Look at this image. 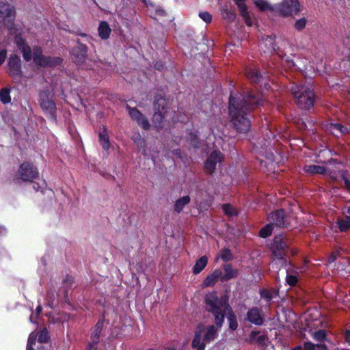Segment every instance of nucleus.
<instances>
[{
    "label": "nucleus",
    "instance_id": "obj_1",
    "mask_svg": "<svg viewBox=\"0 0 350 350\" xmlns=\"http://www.w3.org/2000/svg\"><path fill=\"white\" fill-rule=\"evenodd\" d=\"M262 102V95L248 92L238 97L232 93L229 98V115L235 130L240 133H247L251 127V112Z\"/></svg>",
    "mask_w": 350,
    "mask_h": 350
},
{
    "label": "nucleus",
    "instance_id": "obj_2",
    "mask_svg": "<svg viewBox=\"0 0 350 350\" xmlns=\"http://www.w3.org/2000/svg\"><path fill=\"white\" fill-rule=\"evenodd\" d=\"M228 301L229 297L227 295H223L219 297L216 291H212L205 295L206 310L213 315L217 328H220L223 325L225 310L230 308Z\"/></svg>",
    "mask_w": 350,
    "mask_h": 350
},
{
    "label": "nucleus",
    "instance_id": "obj_3",
    "mask_svg": "<svg viewBox=\"0 0 350 350\" xmlns=\"http://www.w3.org/2000/svg\"><path fill=\"white\" fill-rule=\"evenodd\" d=\"M291 93L299 108L308 110L313 107L316 95L312 87L305 85H293L291 87Z\"/></svg>",
    "mask_w": 350,
    "mask_h": 350
},
{
    "label": "nucleus",
    "instance_id": "obj_4",
    "mask_svg": "<svg viewBox=\"0 0 350 350\" xmlns=\"http://www.w3.org/2000/svg\"><path fill=\"white\" fill-rule=\"evenodd\" d=\"M53 98V94L46 89L40 92L38 101L45 116L56 123L57 122V106Z\"/></svg>",
    "mask_w": 350,
    "mask_h": 350
},
{
    "label": "nucleus",
    "instance_id": "obj_5",
    "mask_svg": "<svg viewBox=\"0 0 350 350\" xmlns=\"http://www.w3.org/2000/svg\"><path fill=\"white\" fill-rule=\"evenodd\" d=\"M38 168L32 163L25 161L20 165L16 173V182L18 183L33 182V180L38 178Z\"/></svg>",
    "mask_w": 350,
    "mask_h": 350
},
{
    "label": "nucleus",
    "instance_id": "obj_6",
    "mask_svg": "<svg viewBox=\"0 0 350 350\" xmlns=\"http://www.w3.org/2000/svg\"><path fill=\"white\" fill-rule=\"evenodd\" d=\"M16 12L14 6L8 2L0 1V18L4 19L5 27L10 31L16 29L14 21Z\"/></svg>",
    "mask_w": 350,
    "mask_h": 350
},
{
    "label": "nucleus",
    "instance_id": "obj_7",
    "mask_svg": "<svg viewBox=\"0 0 350 350\" xmlns=\"http://www.w3.org/2000/svg\"><path fill=\"white\" fill-rule=\"evenodd\" d=\"M270 249L275 258L282 260L289 249V242L282 234L275 235L272 241Z\"/></svg>",
    "mask_w": 350,
    "mask_h": 350
},
{
    "label": "nucleus",
    "instance_id": "obj_8",
    "mask_svg": "<svg viewBox=\"0 0 350 350\" xmlns=\"http://www.w3.org/2000/svg\"><path fill=\"white\" fill-rule=\"evenodd\" d=\"M300 11L299 0H282L275 5V12L282 17L297 15Z\"/></svg>",
    "mask_w": 350,
    "mask_h": 350
},
{
    "label": "nucleus",
    "instance_id": "obj_9",
    "mask_svg": "<svg viewBox=\"0 0 350 350\" xmlns=\"http://www.w3.org/2000/svg\"><path fill=\"white\" fill-rule=\"evenodd\" d=\"M77 45L72 47L70 51L73 62L79 67L83 68L84 63L88 58V48L81 42L79 39L76 40Z\"/></svg>",
    "mask_w": 350,
    "mask_h": 350
},
{
    "label": "nucleus",
    "instance_id": "obj_10",
    "mask_svg": "<svg viewBox=\"0 0 350 350\" xmlns=\"http://www.w3.org/2000/svg\"><path fill=\"white\" fill-rule=\"evenodd\" d=\"M268 219L273 226L280 228H288L291 226L289 217L283 208L271 212L268 215Z\"/></svg>",
    "mask_w": 350,
    "mask_h": 350
},
{
    "label": "nucleus",
    "instance_id": "obj_11",
    "mask_svg": "<svg viewBox=\"0 0 350 350\" xmlns=\"http://www.w3.org/2000/svg\"><path fill=\"white\" fill-rule=\"evenodd\" d=\"M8 75L15 80H21L23 77L21 60L16 54L10 55L8 61Z\"/></svg>",
    "mask_w": 350,
    "mask_h": 350
},
{
    "label": "nucleus",
    "instance_id": "obj_12",
    "mask_svg": "<svg viewBox=\"0 0 350 350\" xmlns=\"http://www.w3.org/2000/svg\"><path fill=\"white\" fill-rule=\"evenodd\" d=\"M126 110L131 118L138 126H141L144 131H148L150 129V124L148 118L136 107H131L126 105Z\"/></svg>",
    "mask_w": 350,
    "mask_h": 350
},
{
    "label": "nucleus",
    "instance_id": "obj_13",
    "mask_svg": "<svg viewBox=\"0 0 350 350\" xmlns=\"http://www.w3.org/2000/svg\"><path fill=\"white\" fill-rule=\"evenodd\" d=\"M223 159L224 155L220 150L213 151L204 163L206 173L212 175L215 171L217 163H221Z\"/></svg>",
    "mask_w": 350,
    "mask_h": 350
},
{
    "label": "nucleus",
    "instance_id": "obj_14",
    "mask_svg": "<svg viewBox=\"0 0 350 350\" xmlns=\"http://www.w3.org/2000/svg\"><path fill=\"white\" fill-rule=\"evenodd\" d=\"M245 321L257 326L262 325L265 319L262 314V309L256 306L250 308L246 313Z\"/></svg>",
    "mask_w": 350,
    "mask_h": 350
},
{
    "label": "nucleus",
    "instance_id": "obj_15",
    "mask_svg": "<svg viewBox=\"0 0 350 350\" xmlns=\"http://www.w3.org/2000/svg\"><path fill=\"white\" fill-rule=\"evenodd\" d=\"M33 62L40 67L53 68L61 65L63 62V59L60 57L46 56L43 55L33 61Z\"/></svg>",
    "mask_w": 350,
    "mask_h": 350
},
{
    "label": "nucleus",
    "instance_id": "obj_16",
    "mask_svg": "<svg viewBox=\"0 0 350 350\" xmlns=\"http://www.w3.org/2000/svg\"><path fill=\"white\" fill-rule=\"evenodd\" d=\"M153 111H157L167 114L170 109L168 100L165 96L161 94H157L154 97L152 103Z\"/></svg>",
    "mask_w": 350,
    "mask_h": 350
},
{
    "label": "nucleus",
    "instance_id": "obj_17",
    "mask_svg": "<svg viewBox=\"0 0 350 350\" xmlns=\"http://www.w3.org/2000/svg\"><path fill=\"white\" fill-rule=\"evenodd\" d=\"M105 321V312L104 311L99 319L90 330V341L99 343L100 337Z\"/></svg>",
    "mask_w": 350,
    "mask_h": 350
},
{
    "label": "nucleus",
    "instance_id": "obj_18",
    "mask_svg": "<svg viewBox=\"0 0 350 350\" xmlns=\"http://www.w3.org/2000/svg\"><path fill=\"white\" fill-rule=\"evenodd\" d=\"M222 271L219 269H215L208 274L202 282L204 288L213 286L218 280L221 281Z\"/></svg>",
    "mask_w": 350,
    "mask_h": 350
},
{
    "label": "nucleus",
    "instance_id": "obj_19",
    "mask_svg": "<svg viewBox=\"0 0 350 350\" xmlns=\"http://www.w3.org/2000/svg\"><path fill=\"white\" fill-rule=\"evenodd\" d=\"M166 117V114L159 113L157 111H153L152 116V123L153 128L157 131H161L164 127V120Z\"/></svg>",
    "mask_w": 350,
    "mask_h": 350
},
{
    "label": "nucleus",
    "instance_id": "obj_20",
    "mask_svg": "<svg viewBox=\"0 0 350 350\" xmlns=\"http://www.w3.org/2000/svg\"><path fill=\"white\" fill-rule=\"evenodd\" d=\"M223 269L224 270V274L222 273L221 282L237 278L239 275V271L233 269L230 264L224 265Z\"/></svg>",
    "mask_w": 350,
    "mask_h": 350
},
{
    "label": "nucleus",
    "instance_id": "obj_21",
    "mask_svg": "<svg viewBox=\"0 0 350 350\" xmlns=\"http://www.w3.org/2000/svg\"><path fill=\"white\" fill-rule=\"evenodd\" d=\"M245 75L251 83H258L262 78L261 75L252 67H246L245 69Z\"/></svg>",
    "mask_w": 350,
    "mask_h": 350
},
{
    "label": "nucleus",
    "instance_id": "obj_22",
    "mask_svg": "<svg viewBox=\"0 0 350 350\" xmlns=\"http://www.w3.org/2000/svg\"><path fill=\"white\" fill-rule=\"evenodd\" d=\"M303 170L306 173L311 175L325 174L327 172V168L325 167L312 164L305 165Z\"/></svg>",
    "mask_w": 350,
    "mask_h": 350
},
{
    "label": "nucleus",
    "instance_id": "obj_23",
    "mask_svg": "<svg viewBox=\"0 0 350 350\" xmlns=\"http://www.w3.org/2000/svg\"><path fill=\"white\" fill-rule=\"evenodd\" d=\"M191 198L189 196H185L178 198L174 204V211L176 213H180L185 206L190 203Z\"/></svg>",
    "mask_w": 350,
    "mask_h": 350
},
{
    "label": "nucleus",
    "instance_id": "obj_24",
    "mask_svg": "<svg viewBox=\"0 0 350 350\" xmlns=\"http://www.w3.org/2000/svg\"><path fill=\"white\" fill-rule=\"evenodd\" d=\"M98 139L102 148L107 151L110 148L109 137L106 126H103L101 131L98 133Z\"/></svg>",
    "mask_w": 350,
    "mask_h": 350
},
{
    "label": "nucleus",
    "instance_id": "obj_25",
    "mask_svg": "<svg viewBox=\"0 0 350 350\" xmlns=\"http://www.w3.org/2000/svg\"><path fill=\"white\" fill-rule=\"evenodd\" d=\"M99 36L103 39H107L111 33V28L109 24L106 21H101L98 28Z\"/></svg>",
    "mask_w": 350,
    "mask_h": 350
},
{
    "label": "nucleus",
    "instance_id": "obj_26",
    "mask_svg": "<svg viewBox=\"0 0 350 350\" xmlns=\"http://www.w3.org/2000/svg\"><path fill=\"white\" fill-rule=\"evenodd\" d=\"M208 263V258L203 256L198 259L193 267V273L194 274L200 273L206 266Z\"/></svg>",
    "mask_w": 350,
    "mask_h": 350
},
{
    "label": "nucleus",
    "instance_id": "obj_27",
    "mask_svg": "<svg viewBox=\"0 0 350 350\" xmlns=\"http://www.w3.org/2000/svg\"><path fill=\"white\" fill-rule=\"evenodd\" d=\"M222 18L228 23H232L236 18V13L234 10L228 9L227 5L222 6L221 10Z\"/></svg>",
    "mask_w": 350,
    "mask_h": 350
},
{
    "label": "nucleus",
    "instance_id": "obj_28",
    "mask_svg": "<svg viewBox=\"0 0 350 350\" xmlns=\"http://www.w3.org/2000/svg\"><path fill=\"white\" fill-rule=\"evenodd\" d=\"M256 6L262 11H270L271 12H275V5L273 6L269 3L266 0H256L254 2Z\"/></svg>",
    "mask_w": 350,
    "mask_h": 350
},
{
    "label": "nucleus",
    "instance_id": "obj_29",
    "mask_svg": "<svg viewBox=\"0 0 350 350\" xmlns=\"http://www.w3.org/2000/svg\"><path fill=\"white\" fill-rule=\"evenodd\" d=\"M217 336V328L214 325H210L208 327L207 330L203 337L202 342H209L213 340Z\"/></svg>",
    "mask_w": 350,
    "mask_h": 350
},
{
    "label": "nucleus",
    "instance_id": "obj_30",
    "mask_svg": "<svg viewBox=\"0 0 350 350\" xmlns=\"http://www.w3.org/2000/svg\"><path fill=\"white\" fill-rule=\"evenodd\" d=\"M227 320L229 325V329L232 331H235L238 328V322L237 316L231 309L227 316Z\"/></svg>",
    "mask_w": 350,
    "mask_h": 350
},
{
    "label": "nucleus",
    "instance_id": "obj_31",
    "mask_svg": "<svg viewBox=\"0 0 350 350\" xmlns=\"http://www.w3.org/2000/svg\"><path fill=\"white\" fill-rule=\"evenodd\" d=\"M304 350H328L325 344H314L310 341H306L304 343Z\"/></svg>",
    "mask_w": 350,
    "mask_h": 350
},
{
    "label": "nucleus",
    "instance_id": "obj_32",
    "mask_svg": "<svg viewBox=\"0 0 350 350\" xmlns=\"http://www.w3.org/2000/svg\"><path fill=\"white\" fill-rule=\"evenodd\" d=\"M330 129L332 132L337 135L338 134H347L349 133V129L343 126L340 123H332L331 124Z\"/></svg>",
    "mask_w": 350,
    "mask_h": 350
},
{
    "label": "nucleus",
    "instance_id": "obj_33",
    "mask_svg": "<svg viewBox=\"0 0 350 350\" xmlns=\"http://www.w3.org/2000/svg\"><path fill=\"white\" fill-rule=\"evenodd\" d=\"M338 226L340 232H345L350 230V217L346 216L344 219H339Z\"/></svg>",
    "mask_w": 350,
    "mask_h": 350
},
{
    "label": "nucleus",
    "instance_id": "obj_34",
    "mask_svg": "<svg viewBox=\"0 0 350 350\" xmlns=\"http://www.w3.org/2000/svg\"><path fill=\"white\" fill-rule=\"evenodd\" d=\"M0 100L3 104H8L11 102L10 90L3 88L0 90Z\"/></svg>",
    "mask_w": 350,
    "mask_h": 350
},
{
    "label": "nucleus",
    "instance_id": "obj_35",
    "mask_svg": "<svg viewBox=\"0 0 350 350\" xmlns=\"http://www.w3.org/2000/svg\"><path fill=\"white\" fill-rule=\"evenodd\" d=\"M273 230V226L271 223L266 224L259 231V237L267 238L271 235Z\"/></svg>",
    "mask_w": 350,
    "mask_h": 350
},
{
    "label": "nucleus",
    "instance_id": "obj_36",
    "mask_svg": "<svg viewBox=\"0 0 350 350\" xmlns=\"http://www.w3.org/2000/svg\"><path fill=\"white\" fill-rule=\"evenodd\" d=\"M312 338L317 342L327 341V332L324 329H319L312 334Z\"/></svg>",
    "mask_w": 350,
    "mask_h": 350
},
{
    "label": "nucleus",
    "instance_id": "obj_37",
    "mask_svg": "<svg viewBox=\"0 0 350 350\" xmlns=\"http://www.w3.org/2000/svg\"><path fill=\"white\" fill-rule=\"evenodd\" d=\"M189 142L193 148H199L200 146L198 135L196 132H190L189 133Z\"/></svg>",
    "mask_w": 350,
    "mask_h": 350
},
{
    "label": "nucleus",
    "instance_id": "obj_38",
    "mask_svg": "<svg viewBox=\"0 0 350 350\" xmlns=\"http://www.w3.org/2000/svg\"><path fill=\"white\" fill-rule=\"evenodd\" d=\"M239 13L245 24L249 27H252L253 25V18L250 16L247 8L239 11Z\"/></svg>",
    "mask_w": 350,
    "mask_h": 350
},
{
    "label": "nucleus",
    "instance_id": "obj_39",
    "mask_svg": "<svg viewBox=\"0 0 350 350\" xmlns=\"http://www.w3.org/2000/svg\"><path fill=\"white\" fill-rule=\"evenodd\" d=\"M202 340V330L198 329L195 332L194 337L193 338L192 342H191V347L193 348L198 347L201 345Z\"/></svg>",
    "mask_w": 350,
    "mask_h": 350
},
{
    "label": "nucleus",
    "instance_id": "obj_40",
    "mask_svg": "<svg viewBox=\"0 0 350 350\" xmlns=\"http://www.w3.org/2000/svg\"><path fill=\"white\" fill-rule=\"evenodd\" d=\"M259 333V331H252L250 334V337L251 340H256L258 344H262L267 340V335L263 334L256 337Z\"/></svg>",
    "mask_w": 350,
    "mask_h": 350
},
{
    "label": "nucleus",
    "instance_id": "obj_41",
    "mask_svg": "<svg viewBox=\"0 0 350 350\" xmlns=\"http://www.w3.org/2000/svg\"><path fill=\"white\" fill-rule=\"evenodd\" d=\"M221 258L224 262H229L233 259V255L228 248H224L221 250Z\"/></svg>",
    "mask_w": 350,
    "mask_h": 350
},
{
    "label": "nucleus",
    "instance_id": "obj_42",
    "mask_svg": "<svg viewBox=\"0 0 350 350\" xmlns=\"http://www.w3.org/2000/svg\"><path fill=\"white\" fill-rule=\"evenodd\" d=\"M50 337L49 332L46 328H43L38 334V340L40 343H47L49 341Z\"/></svg>",
    "mask_w": 350,
    "mask_h": 350
},
{
    "label": "nucleus",
    "instance_id": "obj_43",
    "mask_svg": "<svg viewBox=\"0 0 350 350\" xmlns=\"http://www.w3.org/2000/svg\"><path fill=\"white\" fill-rule=\"evenodd\" d=\"M14 41L19 50L28 46L26 40L23 38L21 34H16L14 37Z\"/></svg>",
    "mask_w": 350,
    "mask_h": 350
},
{
    "label": "nucleus",
    "instance_id": "obj_44",
    "mask_svg": "<svg viewBox=\"0 0 350 350\" xmlns=\"http://www.w3.org/2000/svg\"><path fill=\"white\" fill-rule=\"evenodd\" d=\"M37 340V334L32 332L29 334L27 345V350H35L33 346L36 343Z\"/></svg>",
    "mask_w": 350,
    "mask_h": 350
},
{
    "label": "nucleus",
    "instance_id": "obj_45",
    "mask_svg": "<svg viewBox=\"0 0 350 350\" xmlns=\"http://www.w3.org/2000/svg\"><path fill=\"white\" fill-rule=\"evenodd\" d=\"M21 52L23 54V59L26 62H29L32 58V51L31 47L28 45L25 46V48H22V49L20 50Z\"/></svg>",
    "mask_w": 350,
    "mask_h": 350
},
{
    "label": "nucleus",
    "instance_id": "obj_46",
    "mask_svg": "<svg viewBox=\"0 0 350 350\" xmlns=\"http://www.w3.org/2000/svg\"><path fill=\"white\" fill-rule=\"evenodd\" d=\"M307 20L305 17L297 19L294 23V27L299 31H302L306 25Z\"/></svg>",
    "mask_w": 350,
    "mask_h": 350
},
{
    "label": "nucleus",
    "instance_id": "obj_47",
    "mask_svg": "<svg viewBox=\"0 0 350 350\" xmlns=\"http://www.w3.org/2000/svg\"><path fill=\"white\" fill-rule=\"evenodd\" d=\"M286 282L291 286H295L298 282V278L295 275L287 273L286 276Z\"/></svg>",
    "mask_w": 350,
    "mask_h": 350
},
{
    "label": "nucleus",
    "instance_id": "obj_48",
    "mask_svg": "<svg viewBox=\"0 0 350 350\" xmlns=\"http://www.w3.org/2000/svg\"><path fill=\"white\" fill-rule=\"evenodd\" d=\"M200 18L206 23H211L212 21V15L208 12H200L199 13Z\"/></svg>",
    "mask_w": 350,
    "mask_h": 350
},
{
    "label": "nucleus",
    "instance_id": "obj_49",
    "mask_svg": "<svg viewBox=\"0 0 350 350\" xmlns=\"http://www.w3.org/2000/svg\"><path fill=\"white\" fill-rule=\"evenodd\" d=\"M260 297L265 299L267 302L271 301L273 298L272 293L265 289L260 290Z\"/></svg>",
    "mask_w": 350,
    "mask_h": 350
},
{
    "label": "nucleus",
    "instance_id": "obj_50",
    "mask_svg": "<svg viewBox=\"0 0 350 350\" xmlns=\"http://www.w3.org/2000/svg\"><path fill=\"white\" fill-rule=\"evenodd\" d=\"M43 55L42 54V49L39 46H36L33 48V52H32V57L33 60L35 61L36 59H38L39 57Z\"/></svg>",
    "mask_w": 350,
    "mask_h": 350
},
{
    "label": "nucleus",
    "instance_id": "obj_51",
    "mask_svg": "<svg viewBox=\"0 0 350 350\" xmlns=\"http://www.w3.org/2000/svg\"><path fill=\"white\" fill-rule=\"evenodd\" d=\"M223 211L228 216H232L235 215L233 207L230 204H226L223 205Z\"/></svg>",
    "mask_w": 350,
    "mask_h": 350
},
{
    "label": "nucleus",
    "instance_id": "obj_52",
    "mask_svg": "<svg viewBox=\"0 0 350 350\" xmlns=\"http://www.w3.org/2000/svg\"><path fill=\"white\" fill-rule=\"evenodd\" d=\"M235 4L239 8V11L247 8L245 0H234Z\"/></svg>",
    "mask_w": 350,
    "mask_h": 350
},
{
    "label": "nucleus",
    "instance_id": "obj_53",
    "mask_svg": "<svg viewBox=\"0 0 350 350\" xmlns=\"http://www.w3.org/2000/svg\"><path fill=\"white\" fill-rule=\"evenodd\" d=\"M74 282V278L72 276L67 275L63 280V283L68 284L69 286Z\"/></svg>",
    "mask_w": 350,
    "mask_h": 350
},
{
    "label": "nucleus",
    "instance_id": "obj_54",
    "mask_svg": "<svg viewBox=\"0 0 350 350\" xmlns=\"http://www.w3.org/2000/svg\"><path fill=\"white\" fill-rule=\"evenodd\" d=\"M7 57V51L2 49L0 51V66L5 62Z\"/></svg>",
    "mask_w": 350,
    "mask_h": 350
},
{
    "label": "nucleus",
    "instance_id": "obj_55",
    "mask_svg": "<svg viewBox=\"0 0 350 350\" xmlns=\"http://www.w3.org/2000/svg\"><path fill=\"white\" fill-rule=\"evenodd\" d=\"M343 336L345 341L350 346V329H345Z\"/></svg>",
    "mask_w": 350,
    "mask_h": 350
},
{
    "label": "nucleus",
    "instance_id": "obj_56",
    "mask_svg": "<svg viewBox=\"0 0 350 350\" xmlns=\"http://www.w3.org/2000/svg\"><path fill=\"white\" fill-rule=\"evenodd\" d=\"M98 343L90 341L87 346V350H97Z\"/></svg>",
    "mask_w": 350,
    "mask_h": 350
},
{
    "label": "nucleus",
    "instance_id": "obj_57",
    "mask_svg": "<svg viewBox=\"0 0 350 350\" xmlns=\"http://www.w3.org/2000/svg\"><path fill=\"white\" fill-rule=\"evenodd\" d=\"M342 179L344 181L345 188L347 189V190L350 191V180L346 177V176L344 174L342 175Z\"/></svg>",
    "mask_w": 350,
    "mask_h": 350
},
{
    "label": "nucleus",
    "instance_id": "obj_58",
    "mask_svg": "<svg viewBox=\"0 0 350 350\" xmlns=\"http://www.w3.org/2000/svg\"><path fill=\"white\" fill-rule=\"evenodd\" d=\"M164 67L165 64L162 62H157L154 64V68L159 70H162Z\"/></svg>",
    "mask_w": 350,
    "mask_h": 350
},
{
    "label": "nucleus",
    "instance_id": "obj_59",
    "mask_svg": "<svg viewBox=\"0 0 350 350\" xmlns=\"http://www.w3.org/2000/svg\"><path fill=\"white\" fill-rule=\"evenodd\" d=\"M31 183H33V189L38 192L39 191H40L41 192H42V190H41L42 189V187L40 185V184L38 183H36L33 180V182H31Z\"/></svg>",
    "mask_w": 350,
    "mask_h": 350
},
{
    "label": "nucleus",
    "instance_id": "obj_60",
    "mask_svg": "<svg viewBox=\"0 0 350 350\" xmlns=\"http://www.w3.org/2000/svg\"><path fill=\"white\" fill-rule=\"evenodd\" d=\"M339 254V252H336V254H332L329 256V262H333L336 260V255H338Z\"/></svg>",
    "mask_w": 350,
    "mask_h": 350
},
{
    "label": "nucleus",
    "instance_id": "obj_61",
    "mask_svg": "<svg viewBox=\"0 0 350 350\" xmlns=\"http://www.w3.org/2000/svg\"><path fill=\"white\" fill-rule=\"evenodd\" d=\"M156 12L159 16H166L167 15L165 11L163 9H157L156 10Z\"/></svg>",
    "mask_w": 350,
    "mask_h": 350
},
{
    "label": "nucleus",
    "instance_id": "obj_62",
    "mask_svg": "<svg viewBox=\"0 0 350 350\" xmlns=\"http://www.w3.org/2000/svg\"><path fill=\"white\" fill-rule=\"evenodd\" d=\"M42 310V306H41L40 305H39V306L36 308V314H37V315H40V314L41 313Z\"/></svg>",
    "mask_w": 350,
    "mask_h": 350
},
{
    "label": "nucleus",
    "instance_id": "obj_63",
    "mask_svg": "<svg viewBox=\"0 0 350 350\" xmlns=\"http://www.w3.org/2000/svg\"><path fill=\"white\" fill-rule=\"evenodd\" d=\"M206 347V344L202 342V344L200 347H196V350H204Z\"/></svg>",
    "mask_w": 350,
    "mask_h": 350
},
{
    "label": "nucleus",
    "instance_id": "obj_64",
    "mask_svg": "<svg viewBox=\"0 0 350 350\" xmlns=\"http://www.w3.org/2000/svg\"><path fill=\"white\" fill-rule=\"evenodd\" d=\"M292 350H304V345L303 346L297 345L295 347H294L293 349H292Z\"/></svg>",
    "mask_w": 350,
    "mask_h": 350
}]
</instances>
